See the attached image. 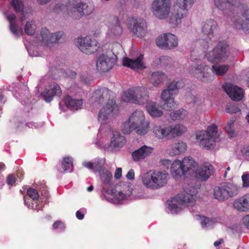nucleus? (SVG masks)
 <instances>
[{"mask_svg":"<svg viewBox=\"0 0 249 249\" xmlns=\"http://www.w3.org/2000/svg\"><path fill=\"white\" fill-rule=\"evenodd\" d=\"M197 164L194 159L190 156L184 157L181 161L176 160L171 166V174L175 178L186 175L193 176Z\"/></svg>","mask_w":249,"mask_h":249,"instance_id":"6","label":"nucleus"},{"mask_svg":"<svg viewBox=\"0 0 249 249\" xmlns=\"http://www.w3.org/2000/svg\"><path fill=\"white\" fill-rule=\"evenodd\" d=\"M244 20L240 18H233L231 19L234 26L237 30H242L244 32H249V8L245 9L241 13Z\"/></svg>","mask_w":249,"mask_h":249,"instance_id":"22","label":"nucleus"},{"mask_svg":"<svg viewBox=\"0 0 249 249\" xmlns=\"http://www.w3.org/2000/svg\"><path fill=\"white\" fill-rule=\"evenodd\" d=\"M11 5L16 12H20L23 9V4L20 0H12Z\"/></svg>","mask_w":249,"mask_h":249,"instance_id":"52","label":"nucleus"},{"mask_svg":"<svg viewBox=\"0 0 249 249\" xmlns=\"http://www.w3.org/2000/svg\"><path fill=\"white\" fill-rule=\"evenodd\" d=\"M151 130L154 136L160 140L166 138L170 134L169 125L165 126L159 124L154 125Z\"/></svg>","mask_w":249,"mask_h":249,"instance_id":"30","label":"nucleus"},{"mask_svg":"<svg viewBox=\"0 0 249 249\" xmlns=\"http://www.w3.org/2000/svg\"><path fill=\"white\" fill-rule=\"evenodd\" d=\"M185 142L179 141L170 145L167 149L168 153L171 156H175L184 153L187 149Z\"/></svg>","mask_w":249,"mask_h":249,"instance_id":"28","label":"nucleus"},{"mask_svg":"<svg viewBox=\"0 0 249 249\" xmlns=\"http://www.w3.org/2000/svg\"><path fill=\"white\" fill-rule=\"evenodd\" d=\"M214 7L228 18L233 8L240 4V0H212Z\"/></svg>","mask_w":249,"mask_h":249,"instance_id":"16","label":"nucleus"},{"mask_svg":"<svg viewBox=\"0 0 249 249\" xmlns=\"http://www.w3.org/2000/svg\"><path fill=\"white\" fill-rule=\"evenodd\" d=\"M143 60L142 54L133 58L125 57L123 59V65L133 70H142L145 68Z\"/></svg>","mask_w":249,"mask_h":249,"instance_id":"24","label":"nucleus"},{"mask_svg":"<svg viewBox=\"0 0 249 249\" xmlns=\"http://www.w3.org/2000/svg\"><path fill=\"white\" fill-rule=\"evenodd\" d=\"M235 118L232 117L227 122L226 126L225 127V131L231 137L235 136L234 123Z\"/></svg>","mask_w":249,"mask_h":249,"instance_id":"44","label":"nucleus"},{"mask_svg":"<svg viewBox=\"0 0 249 249\" xmlns=\"http://www.w3.org/2000/svg\"><path fill=\"white\" fill-rule=\"evenodd\" d=\"M116 50H121L122 46L120 44L113 45L112 50L100 54L96 59V69L101 73L106 72L110 71L117 60L118 52Z\"/></svg>","mask_w":249,"mask_h":249,"instance_id":"5","label":"nucleus"},{"mask_svg":"<svg viewBox=\"0 0 249 249\" xmlns=\"http://www.w3.org/2000/svg\"><path fill=\"white\" fill-rule=\"evenodd\" d=\"M40 36L41 37V41L45 44L49 45V44L51 43V34L47 28H44L42 29Z\"/></svg>","mask_w":249,"mask_h":249,"instance_id":"45","label":"nucleus"},{"mask_svg":"<svg viewBox=\"0 0 249 249\" xmlns=\"http://www.w3.org/2000/svg\"><path fill=\"white\" fill-rule=\"evenodd\" d=\"M82 165L85 168L91 170L94 172V163L93 162L90 161H84L82 162Z\"/></svg>","mask_w":249,"mask_h":249,"instance_id":"58","label":"nucleus"},{"mask_svg":"<svg viewBox=\"0 0 249 249\" xmlns=\"http://www.w3.org/2000/svg\"><path fill=\"white\" fill-rule=\"evenodd\" d=\"M160 64L161 66L165 67L171 62V59L169 56H162L159 59Z\"/></svg>","mask_w":249,"mask_h":249,"instance_id":"54","label":"nucleus"},{"mask_svg":"<svg viewBox=\"0 0 249 249\" xmlns=\"http://www.w3.org/2000/svg\"><path fill=\"white\" fill-rule=\"evenodd\" d=\"M129 196V194H124L122 192H119L116 195L115 197L118 201L125 199Z\"/></svg>","mask_w":249,"mask_h":249,"instance_id":"59","label":"nucleus"},{"mask_svg":"<svg viewBox=\"0 0 249 249\" xmlns=\"http://www.w3.org/2000/svg\"><path fill=\"white\" fill-rule=\"evenodd\" d=\"M75 44L82 52L87 54L95 53L99 48L97 41L89 36L78 37L76 39Z\"/></svg>","mask_w":249,"mask_h":249,"instance_id":"13","label":"nucleus"},{"mask_svg":"<svg viewBox=\"0 0 249 249\" xmlns=\"http://www.w3.org/2000/svg\"><path fill=\"white\" fill-rule=\"evenodd\" d=\"M148 126L149 123L147 122L141 124L136 128V133L141 136L145 135L148 131Z\"/></svg>","mask_w":249,"mask_h":249,"instance_id":"48","label":"nucleus"},{"mask_svg":"<svg viewBox=\"0 0 249 249\" xmlns=\"http://www.w3.org/2000/svg\"><path fill=\"white\" fill-rule=\"evenodd\" d=\"M128 29L136 37H142L147 32L146 21L142 18H132L129 23Z\"/></svg>","mask_w":249,"mask_h":249,"instance_id":"17","label":"nucleus"},{"mask_svg":"<svg viewBox=\"0 0 249 249\" xmlns=\"http://www.w3.org/2000/svg\"><path fill=\"white\" fill-rule=\"evenodd\" d=\"M122 168H118L115 173L114 177L116 179H119L122 176Z\"/></svg>","mask_w":249,"mask_h":249,"instance_id":"63","label":"nucleus"},{"mask_svg":"<svg viewBox=\"0 0 249 249\" xmlns=\"http://www.w3.org/2000/svg\"><path fill=\"white\" fill-rule=\"evenodd\" d=\"M183 86L184 83L182 81L174 80L168 84L166 89H168L169 91L175 94L179 89Z\"/></svg>","mask_w":249,"mask_h":249,"instance_id":"41","label":"nucleus"},{"mask_svg":"<svg viewBox=\"0 0 249 249\" xmlns=\"http://www.w3.org/2000/svg\"><path fill=\"white\" fill-rule=\"evenodd\" d=\"M217 27V22L213 19L207 20L202 27V32L211 39L213 36L214 31Z\"/></svg>","mask_w":249,"mask_h":249,"instance_id":"31","label":"nucleus"},{"mask_svg":"<svg viewBox=\"0 0 249 249\" xmlns=\"http://www.w3.org/2000/svg\"><path fill=\"white\" fill-rule=\"evenodd\" d=\"M110 91L107 88H102L96 90L89 100V103L93 108L98 107L106 99L109 97Z\"/></svg>","mask_w":249,"mask_h":249,"instance_id":"19","label":"nucleus"},{"mask_svg":"<svg viewBox=\"0 0 249 249\" xmlns=\"http://www.w3.org/2000/svg\"><path fill=\"white\" fill-rule=\"evenodd\" d=\"M134 171L133 169H130L126 174V178L129 180H132L134 178Z\"/></svg>","mask_w":249,"mask_h":249,"instance_id":"61","label":"nucleus"},{"mask_svg":"<svg viewBox=\"0 0 249 249\" xmlns=\"http://www.w3.org/2000/svg\"><path fill=\"white\" fill-rule=\"evenodd\" d=\"M228 45L225 41H220L213 51L205 56L208 60L213 63L224 62L229 56Z\"/></svg>","mask_w":249,"mask_h":249,"instance_id":"12","label":"nucleus"},{"mask_svg":"<svg viewBox=\"0 0 249 249\" xmlns=\"http://www.w3.org/2000/svg\"><path fill=\"white\" fill-rule=\"evenodd\" d=\"M36 25L34 21L26 22L24 28L25 33L28 35H33L35 33Z\"/></svg>","mask_w":249,"mask_h":249,"instance_id":"47","label":"nucleus"},{"mask_svg":"<svg viewBox=\"0 0 249 249\" xmlns=\"http://www.w3.org/2000/svg\"><path fill=\"white\" fill-rule=\"evenodd\" d=\"M63 35V32H58L54 34H51V43H57L58 42Z\"/></svg>","mask_w":249,"mask_h":249,"instance_id":"53","label":"nucleus"},{"mask_svg":"<svg viewBox=\"0 0 249 249\" xmlns=\"http://www.w3.org/2000/svg\"><path fill=\"white\" fill-rule=\"evenodd\" d=\"M196 0H176L174 12L169 18V22L176 26L181 22V20L188 15V9L194 4Z\"/></svg>","mask_w":249,"mask_h":249,"instance_id":"8","label":"nucleus"},{"mask_svg":"<svg viewBox=\"0 0 249 249\" xmlns=\"http://www.w3.org/2000/svg\"><path fill=\"white\" fill-rule=\"evenodd\" d=\"M184 193L179 194L168 202L167 210L172 214L178 213L187 207H193L196 203L197 190L194 187L185 186Z\"/></svg>","mask_w":249,"mask_h":249,"instance_id":"2","label":"nucleus"},{"mask_svg":"<svg viewBox=\"0 0 249 249\" xmlns=\"http://www.w3.org/2000/svg\"><path fill=\"white\" fill-rule=\"evenodd\" d=\"M54 10L58 13H62L64 17L79 19L84 16L90 15L94 10V6L81 0H67L56 3Z\"/></svg>","mask_w":249,"mask_h":249,"instance_id":"1","label":"nucleus"},{"mask_svg":"<svg viewBox=\"0 0 249 249\" xmlns=\"http://www.w3.org/2000/svg\"><path fill=\"white\" fill-rule=\"evenodd\" d=\"M137 127L131 123V122L128 119L123 124L122 127L123 132L125 134L130 133L133 130L136 129Z\"/></svg>","mask_w":249,"mask_h":249,"instance_id":"46","label":"nucleus"},{"mask_svg":"<svg viewBox=\"0 0 249 249\" xmlns=\"http://www.w3.org/2000/svg\"><path fill=\"white\" fill-rule=\"evenodd\" d=\"M169 178V174L165 170H150L142 175V182L146 188L157 190L165 186Z\"/></svg>","mask_w":249,"mask_h":249,"instance_id":"4","label":"nucleus"},{"mask_svg":"<svg viewBox=\"0 0 249 249\" xmlns=\"http://www.w3.org/2000/svg\"><path fill=\"white\" fill-rule=\"evenodd\" d=\"M94 163V172H99L100 171H102V167L105 164V161L103 159H95V161L93 162Z\"/></svg>","mask_w":249,"mask_h":249,"instance_id":"49","label":"nucleus"},{"mask_svg":"<svg viewBox=\"0 0 249 249\" xmlns=\"http://www.w3.org/2000/svg\"><path fill=\"white\" fill-rule=\"evenodd\" d=\"M178 38L174 34L167 33L160 35L156 40L157 45L162 49H173L178 45Z\"/></svg>","mask_w":249,"mask_h":249,"instance_id":"15","label":"nucleus"},{"mask_svg":"<svg viewBox=\"0 0 249 249\" xmlns=\"http://www.w3.org/2000/svg\"><path fill=\"white\" fill-rule=\"evenodd\" d=\"M122 32L123 29L118 18L116 17L113 18L108 26L107 36L111 39H116L121 36Z\"/></svg>","mask_w":249,"mask_h":249,"instance_id":"25","label":"nucleus"},{"mask_svg":"<svg viewBox=\"0 0 249 249\" xmlns=\"http://www.w3.org/2000/svg\"><path fill=\"white\" fill-rule=\"evenodd\" d=\"M27 194L33 200H37L39 197L38 192L34 188H30L28 189Z\"/></svg>","mask_w":249,"mask_h":249,"instance_id":"51","label":"nucleus"},{"mask_svg":"<svg viewBox=\"0 0 249 249\" xmlns=\"http://www.w3.org/2000/svg\"><path fill=\"white\" fill-rule=\"evenodd\" d=\"M226 111L231 114L237 113L240 111V109L236 105H229L226 108Z\"/></svg>","mask_w":249,"mask_h":249,"instance_id":"56","label":"nucleus"},{"mask_svg":"<svg viewBox=\"0 0 249 249\" xmlns=\"http://www.w3.org/2000/svg\"><path fill=\"white\" fill-rule=\"evenodd\" d=\"M64 102L66 107L73 111L81 109L83 104V99H76L69 95L65 97Z\"/></svg>","mask_w":249,"mask_h":249,"instance_id":"32","label":"nucleus"},{"mask_svg":"<svg viewBox=\"0 0 249 249\" xmlns=\"http://www.w3.org/2000/svg\"><path fill=\"white\" fill-rule=\"evenodd\" d=\"M204 56L202 54L196 56L195 52L192 53V63L189 72L191 75L200 81L209 83L213 80V76L210 72V68L206 64Z\"/></svg>","mask_w":249,"mask_h":249,"instance_id":"3","label":"nucleus"},{"mask_svg":"<svg viewBox=\"0 0 249 249\" xmlns=\"http://www.w3.org/2000/svg\"><path fill=\"white\" fill-rule=\"evenodd\" d=\"M222 88L229 97L233 100L240 101L244 95V91L241 88L231 83H225Z\"/></svg>","mask_w":249,"mask_h":249,"instance_id":"21","label":"nucleus"},{"mask_svg":"<svg viewBox=\"0 0 249 249\" xmlns=\"http://www.w3.org/2000/svg\"><path fill=\"white\" fill-rule=\"evenodd\" d=\"M188 115V112L183 109H179L176 111L171 112L170 116L172 120L183 119Z\"/></svg>","mask_w":249,"mask_h":249,"instance_id":"40","label":"nucleus"},{"mask_svg":"<svg viewBox=\"0 0 249 249\" xmlns=\"http://www.w3.org/2000/svg\"><path fill=\"white\" fill-rule=\"evenodd\" d=\"M229 69L228 65H220L215 64L212 66L210 70L212 73L216 76H224Z\"/></svg>","mask_w":249,"mask_h":249,"instance_id":"38","label":"nucleus"},{"mask_svg":"<svg viewBox=\"0 0 249 249\" xmlns=\"http://www.w3.org/2000/svg\"><path fill=\"white\" fill-rule=\"evenodd\" d=\"M169 127V133L174 137H179L184 133L187 131V127L180 124H176L175 125H170Z\"/></svg>","mask_w":249,"mask_h":249,"instance_id":"37","label":"nucleus"},{"mask_svg":"<svg viewBox=\"0 0 249 249\" xmlns=\"http://www.w3.org/2000/svg\"><path fill=\"white\" fill-rule=\"evenodd\" d=\"M118 113V108L115 102L111 99L107 101L100 109L98 114V120L101 124L107 120L114 118Z\"/></svg>","mask_w":249,"mask_h":249,"instance_id":"14","label":"nucleus"},{"mask_svg":"<svg viewBox=\"0 0 249 249\" xmlns=\"http://www.w3.org/2000/svg\"><path fill=\"white\" fill-rule=\"evenodd\" d=\"M213 168L211 164L205 162L197 166L193 176L201 181H207L213 173Z\"/></svg>","mask_w":249,"mask_h":249,"instance_id":"18","label":"nucleus"},{"mask_svg":"<svg viewBox=\"0 0 249 249\" xmlns=\"http://www.w3.org/2000/svg\"><path fill=\"white\" fill-rule=\"evenodd\" d=\"M240 152L243 156L249 160V145H244L241 147Z\"/></svg>","mask_w":249,"mask_h":249,"instance_id":"55","label":"nucleus"},{"mask_svg":"<svg viewBox=\"0 0 249 249\" xmlns=\"http://www.w3.org/2000/svg\"><path fill=\"white\" fill-rule=\"evenodd\" d=\"M128 119L137 127L141 124L146 123L145 121V116L142 110L137 109L134 111L130 115Z\"/></svg>","mask_w":249,"mask_h":249,"instance_id":"35","label":"nucleus"},{"mask_svg":"<svg viewBox=\"0 0 249 249\" xmlns=\"http://www.w3.org/2000/svg\"><path fill=\"white\" fill-rule=\"evenodd\" d=\"M171 7V0H153L151 10L156 18L162 20L170 17Z\"/></svg>","mask_w":249,"mask_h":249,"instance_id":"11","label":"nucleus"},{"mask_svg":"<svg viewBox=\"0 0 249 249\" xmlns=\"http://www.w3.org/2000/svg\"><path fill=\"white\" fill-rule=\"evenodd\" d=\"M196 137L201 147L207 149H213L218 138L217 127L213 124L208 126L206 131H198L196 133Z\"/></svg>","mask_w":249,"mask_h":249,"instance_id":"9","label":"nucleus"},{"mask_svg":"<svg viewBox=\"0 0 249 249\" xmlns=\"http://www.w3.org/2000/svg\"><path fill=\"white\" fill-rule=\"evenodd\" d=\"M5 16L10 24L9 28L10 31L15 36H19L22 34V31L18 28L16 23V16L14 14H6Z\"/></svg>","mask_w":249,"mask_h":249,"instance_id":"36","label":"nucleus"},{"mask_svg":"<svg viewBox=\"0 0 249 249\" xmlns=\"http://www.w3.org/2000/svg\"><path fill=\"white\" fill-rule=\"evenodd\" d=\"M152 147L143 145L132 152V159L135 162L140 161L148 156L152 152Z\"/></svg>","mask_w":249,"mask_h":249,"instance_id":"27","label":"nucleus"},{"mask_svg":"<svg viewBox=\"0 0 249 249\" xmlns=\"http://www.w3.org/2000/svg\"><path fill=\"white\" fill-rule=\"evenodd\" d=\"M100 175L104 184L106 185L110 184L112 178V175L109 171L107 169H103L102 171H100Z\"/></svg>","mask_w":249,"mask_h":249,"instance_id":"42","label":"nucleus"},{"mask_svg":"<svg viewBox=\"0 0 249 249\" xmlns=\"http://www.w3.org/2000/svg\"><path fill=\"white\" fill-rule=\"evenodd\" d=\"M124 97L127 102L138 105H144L149 101V92L144 87L136 86L125 91Z\"/></svg>","mask_w":249,"mask_h":249,"instance_id":"7","label":"nucleus"},{"mask_svg":"<svg viewBox=\"0 0 249 249\" xmlns=\"http://www.w3.org/2000/svg\"><path fill=\"white\" fill-rule=\"evenodd\" d=\"M53 228L54 230L58 229L62 231L65 229V226L64 224L60 221H56L53 223Z\"/></svg>","mask_w":249,"mask_h":249,"instance_id":"57","label":"nucleus"},{"mask_svg":"<svg viewBox=\"0 0 249 249\" xmlns=\"http://www.w3.org/2000/svg\"><path fill=\"white\" fill-rule=\"evenodd\" d=\"M7 182L8 184L13 185L15 182V178L12 175H9L7 178Z\"/></svg>","mask_w":249,"mask_h":249,"instance_id":"62","label":"nucleus"},{"mask_svg":"<svg viewBox=\"0 0 249 249\" xmlns=\"http://www.w3.org/2000/svg\"><path fill=\"white\" fill-rule=\"evenodd\" d=\"M240 191V187L237 184L225 183L214 188L213 196L215 199L223 202L236 196Z\"/></svg>","mask_w":249,"mask_h":249,"instance_id":"10","label":"nucleus"},{"mask_svg":"<svg viewBox=\"0 0 249 249\" xmlns=\"http://www.w3.org/2000/svg\"><path fill=\"white\" fill-rule=\"evenodd\" d=\"M242 181V188H247L249 187V173L246 172L241 176Z\"/></svg>","mask_w":249,"mask_h":249,"instance_id":"50","label":"nucleus"},{"mask_svg":"<svg viewBox=\"0 0 249 249\" xmlns=\"http://www.w3.org/2000/svg\"><path fill=\"white\" fill-rule=\"evenodd\" d=\"M200 223L204 229H208L210 228L215 222L216 219L214 218H210L205 216H199Z\"/></svg>","mask_w":249,"mask_h":249,"instance_id":"43","label":"nucleus"},{"mask_svg":"<svg viewBox=\"0 0 249 249\" xmlns=\"http://www.w3.org/2000/svg\"><path fill=\"white\" fill-rule=\"evenodd\" d=\"M146 103V109L152 117L158 118L162 115L163 111L157 103L150 101H148Z\"/></svg>","mask_w":249,"mask_h":249,"instance_id":"33","label":"nucleus"},{"mask_svg":"<svg viewBox=\"0 0 249 249\" xmlns=\"http://www.w3.org/2000/svg\"><path fill=\"white\" fill-rule=\"evenodd\" d=\"M28 126L29 127L32 128H37L39 127H41L42 126V124H38L36 123H30L28 124Z\"/></svg>","mask_w":249,"mask_h":249,"instance_id":"64","label":"nucleus"},{"mask_svg":"<svg viewBox=\"0 0 249 249\" xmlns=\"http://www.w3.org/2000/svg\"><path fill=\"white\" fill-rule=\"evenodd\" d=\"M125 143L126 140L124 136L118 131H112L108 149L112 151H119Z\"/></svg>","mask_w":249,"mask_h":249,"instance_id":"23","label":"nucleus"},{"mask_svg":"<svg viewBox=\"0 0 249 249\" xmlns=\"http://www.w3.org/2000/svg\"><path fill=\"white\" fill-rule=\"evenodd\" d=\"M61 164L65 172H72L73 161L71 157H65L62 161Z\"/></svg>","mask_w":249,"mask_h":249,"instance_id":"39","label":"nucleus"},{"mask_svg":"<svg viewBox=\"0 0 249 249\" xmlns=\"http://www.w3.org/2000/svg\"><path fill=\"white\" fill-rule=\"evenodd\" d=\"M243 225L249 230V214L245 215L242 218Z\"/></svg>","mask_w":249,"mask_h":249,"instance_id":"60","label":"nucleus"},{"mask_svg":"<svg viewBox=\"0 0 249 249\" xmlns=\"http://www.w3.org/2000/svg\"><path fill=\"white\" fill-rule=\"evenodd\" d=\"M148 78L154 86L158 87L167 79V76L161 71H157L150 73Z\"/></svg>","mask_w":249,"mask_h":249,"instance_id":"34","label":"nucleus"},{"mask_svg":"<svg viewBox=\"0 0 249 249\" xmlns=\"http://www.w3.org/2000/svg\"><path fill=\"white\" fill-rule=\"evenodd\" d=\"M61 90L60 87L54 84L50 89H45L41 94V95L46 102H50L55 96H60Z\"/></svg>","mask_w":249,"mask_h":249,"instance_id":"29","label":"nucleus"},{"mask_svg":"<svg viewBox=\"0 0 249 249\" xmlns=\"http://www.w3.org/2000/svg\"><path fill=\"white\" fill-rule=\"evenodd\" d=\"M233 208L239 212H247L249 211V194L235 199L233 202Z\"/></svg>","mask_w":249,"mask_h":249,"instance_id":"26","label":"nucleus"},{"mask_svg":"<svg viewBox=\"0 0 249 249\" xmlns=\"http://www.w3.org/2000/svg\"><path fill=\"white\" fill-rule=\"evenodd\" d=\"M174 93L166 89L161 91L160 98L163 102L162 107L165 110L171 111L177 107V104L174 100Z\"/></svg>","mask_w":249,"mask_h":249,"instance_id":"20","label":"nucleus"}]
</instances>
